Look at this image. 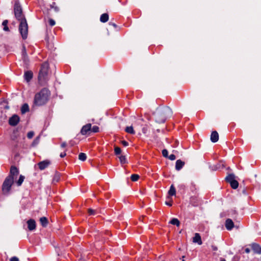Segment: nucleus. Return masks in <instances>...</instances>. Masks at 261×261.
Here are the masks:
<instances>
[{
  "mask_svg": "<svg viewBox=\"0 0 261 261\" xmlns=\"http://www.w3.org/2000/svg\"><path fill=\"white\" fill-rule=\"evenodd\" d=\"M119 160L121 164H125L126 163V159L124 155H120L119 157Z\"/></svg>",
  "mask_w": 261,
  "mask_h": 261,
  "instance_id": "obj_30",
  "label": "nucleus"
},
{
  "mask_svg": "<svg viewBox=\"0 0 261 261\" xmlns=\"http://www.w3.org/2000/svg\"><path fill=\"white\" fill-rule=\"evenodd\" d=\"M14 182L13 178L12 176H8L3 184L2 190L4 193H8L10 191L11 186Z\"/></svg>",
  "mask_w": 261,
  "mask_h": 261,
  "instance_id": "obj_4",
  "label": "nucleus"
},
{
  "mask_svg": "<svg viewBox=\"0 0 261 261\" xmlns=\"http://www.w3.org/2000/svg\"><path fill=\"white\" fill-rule=\"evenodd\" d=\"M225 179L228 182L230 183L236 180L235 176L233 174H229L226 177Z\"/></svg>",
  "mask_w": 261,
  "mask_h": 261,
  "instance_id": "obj_17",
  "label": "nucleus"
},
{
  "mask_svg": "<svg viewBox=\"0 0 261 261\" xmlns=\"http://www.w3.org/2000/svg\"><path fill=\"white\" fill-rule=\"evenodd\" d=\"M88 212L90 214V215H94L95 214V210L91 208L89 209Z\"/></svg>",
  "mask_w": 261,
  "mask_h": 261,
  "instance_id": "obj_39",
  "label": "nucleus"
},
{
  "mask_svg": "<svg viewBox=\"0 0 261 261\" xmlns=\"http://www.w3.org/2000/svg\"><path fill=\"white\" fill-rule=\"evenodd\" d=\"M171 110L169 108L160 109L154 113L155 121L158 123H163L167 117L171 114Z\"/></svg>",
  "mask_w": 261,
  "mask_h": 261,
  "instance_id": "obj_3",
  "label": "nucleus"
},
{
  "mask_svg": "<svg viewBox=\"0 0 261 261\" xmlns=\"http://www.w3.org/2000/svg\"><path fill=\"white\" fill-rule=\"evenodd\" d=\"M54 9H55V11H56V12H58L59 11V8L57 7H55L54 8Z\"/></svg>",
  "mask_w": 261,
  "mask_h": 261,
  "instance_id": "obj_46",
  "label": "nucleus"
},
{
  "mask_svg": "<svg viewBox=\"0 0 261 261\" xmlns=\"http://www.w3.org/2000/svg\"><path fill=\"white\" fill-rule=\"evenodd\" d=\"M50 164L49 161L45 160L42 162H39L38 164L39 168L40 170H42L47 168Z\"/></svg>",
  "mask_w": 261,
  "mask_h": 261,
  "instance_id": "obj_7",
  "label": "nucleus"
},
{
  "mask_svg": "<svg viewBox=\"0 0 261 261\" xmlns=\"http://www.w3.org/2000/svg\"><path fill=\"white\" fill-rule=\"evenodd\" d=\"M114 151H115V154L117 155L120 154L121 153V151L120 148L117 147V146H116L115 147Z\"/></svg>",
  "mask_w": 261,
  "mask_h": 261,
  "instance_id": "obj_33",
  "label": "nucleus"
},
{
  "mask_svg": "<svg viewBox=\"0 0 261 261\" xmlns=\"http://www.w3.org/2000/svg\"><path fill=\"white\" fill-rule=\"evenodd\" d=\"M14 12L16 18L19 21V32L23 39H27L28 34V25L22 14V9L19 4L16 3L14 5Z\"/></svg>",
  "mask_w": 261,
  "mask_h": 261,
  "instance_id": "obj_1",
  "label": "nucleus"
},
{
  "mask_svg": "<svg viewBox=\"0 0 261 261\" xmlns=\"http://www.w3.org/2000/svg\"><path fill=\"white\" fill-rule=\"evenodd\" d=\"M39 141H40V137L38 136V137H36L35 139V140L33 141V142H32V146L33 147L36 146L38 144Z\"/></svg>",
  "mask_w": 261,
  "mask_h": 261,
  "instance_id": "obj_26",
  "label": "nucleus"
},
{
  "mask_svg": "<svg viewBox=\"0 0 261 261\" xmlns=\"http://www.w3.org/2000/svg\"><path fill=\"white\" fill-rule=\"evenodd\" d=\"M109 19V15L107 13L102 14L101 16L100 20L102 22H106Z\"/></svg>",
  "mask_w": 261,
  "mask_h": 261,
  "instance_id": "obj_19",
  "label": "nucleus"
},
{
  "mask_svg": "<svg viewBox=\"0 0 261 261\" xmlns=\"http://www.w3.org/2000/svg\"><path fill=\"white\" fill-rule=\"evenodd\" d=\"M91 129V124L89 123L83 126L81 133L83 135H86L88 132L90 131Z\"/></svg>",
  "mask_w": 261,
  "mask_h": 261,
  "instance_id": "obj_8",
  "label": "nucleus"
},
{
  "mask_svg": "<svg viewBox=\"0 0 261 261\" xmlns=\"http://www.w3.org/2000/svg\"><path fill=\"white\" fill-rule=\"evenodd\" d=\"M225 226L227 230H230L232 229L234 226L233 221L230 219H227L225 222Z\"/></svg>",
  "mask_w": 261,
  "mask_h": 261,
  "instance_id": "obj_13",
  "label": "nucleus"
},
{
  "mask_svg": "<svg viewBox=\"0 0 261 261\" xmlns=\"http://www.w3.org/2000/svg\"><path fill=\"white\" fill-rule=\"evenodd\" d=\"M8 23V21L7 20H5L3 22V25L4 26V30L5 31H9V28L7 26V24Z\"/></svg>",
  "mask_w": 261,
  "mask_h": 261,
  "instance_id": "obj_27",
  "label": "nucleus"
},
{
  "mask_svg": "<svg viewBox=\"0 0 261 261\" xmlns=\"http://www.w3.org/2000/svg\"><path fill=\"white\" fill-rule=\"evenodd\" d=\"M60 180V175L58 174H56L53 179V182L56 183L59 181Z\"/></svg>",
  "mask_w": 261,
  "mask_h": 261,
  "instance_id": "obj_28",
  "label": "nucleus"
},
{
  "mask_svg": "<svg viewBox=\"0 0 261 261\" xmlns=\"http://www.w3.org/2000/svg\"><path fill=\"white\" fill-rule=\"evenodd\" d=\"M86 158V154L84 153H80L79 155V159L82 161H85Z\"/></svg>",
  "mask_w": 261,
  "mask_h": 261,
  "instance_id": "obj_24",
  "label": "nucleus"
},
{
  "mask_svg": "<svg viewBox=\"0 0 261 261\" xmlns=\"http://www.w3.org/2000/svg\"><path fill=\"white\" fill-rule=\"evenodd\" d=\"M121 143H122V145H124V146H128V142H126V141H122L121 142Z\"/></svg>",
  "mask_w": 261,
  "mask_h": 261,
  "instance_id": "obj_41",
  "label": "nucleus"
},
{
  "mask_svg": "<svg viewBox=\"0 0 261 261\" xmlns=\"http://www.w3.org/2000/svg\"><path fill=\"white\" fill-rule=\"evenodd\" d=\"M22 55L24 60L25 61L27 59V51H26L25 47L24 46H23V48H22Z\"/></svg>",
  "mask_w": 261,
  "mask_h": 261,
  "instance_id": "obj_31",
  "label": "nucleus"
},
{
  "mask_svg": "<svg viewBox=\"0 0 261 261\" xmlns=\"http://www.w3.org/2000/svg\"><path fill=\"white\" fill-rule=\"evenodd\" d=\"M221 261H226L224 259H222Z\"/></svg>",
  "mask_w": 261,
  "mask_h": 261,
  "instance_id": "obj_48",
  "label": "nucleus"
},
{
  "mask_svg": "<svg viewBox=\"0 0 261 261\" xmlns=\"http://www.w3.org/2000/svg\"><path fill=\"white\" fill-rule=\"evenodd\" d=\"M24 76L25 80L29 82L33 77V73L31 71H27L25 72Z\"/></svg>",
  "mask_w": 261,
  "mask_h": 261,
  "instance_id": "obj_16",
  "label": "nucleus"
},
{
  "mask_svg": "<svg viewBox=\"0 0 261 261\" xmlns=\"http://www.w3.org/2000/svg\"><path fill=\"white\" fill-rule=\"evenodd\" d=\"M168 194L170 196L175 195L176 194V190L174 187L173 185H171L170 188L168 191Z\"/></svg>",
  "mask_w": 261,
  "mask_h": 261,
  "instance_id": "obj_21",
  "label": "nucleus"
},
{
  "mask_svg": "<svg viewBox=\"0 0 261 261\" xmlns=\"http://www.w3.org/2000/svg\"><path fill=\"white\" fill-rule=\"evenodd\" d=\"M219 135L216 131H214L211 135V140L212 142L215 143L218 141Z\"/></svg>",
  "mask_w": 261,
  "mask_h": 261,
  "instance_id": "obj_11",
  "label": "nucleus"
},
{
  "mask_svg": "<svg viewBox=\"0 0 261 261\" xmlns=\"http://www.w3.org/2000/svg\"><path fill=\"white\" fill-rule=\"evenodd\" d=\"M214 250H216V249H217V248H216V247H214Z\"/></svg>",
  "mask_w": 261,
  "mask_h": 261,
  "instance_id": "obj_49",
  "label": "nucleus"
},
{
  "mask_svg": "<svg viewBox=\"0 0 261 261\" xmlns=\"http://www.w3.org/2000/svg\"><path fill=\"white\" fill-rule=\"evenodd\" d=\"M229 184H230L231 187H232V188H233L234 189H237L238 187V186H239V183H238V182L236 180H234V181H232V182H231Z\"/></svg>",
  "mask_w": 261,
  "mask_h": 261,
  "instance_id": "obj_25",
  "label": "nucleus"
},
{
  "mask_svg": "<svg viewBox=\"0 0 261 261\" xmlns=\"http://www.w3.org/2000/svg\"><path fill=\"white\" fill-rule=\"evenodd\" d=\"M18 170L15 167H12L10 169V174L9 176H12L14 179L15 177L18 174Z\"/></svg>",
  "mask_w": 261,
  "mask_h": 261,
  "instance_id": "obj_14",
  "label": "nucleus"
},
{
  "mask_svg": "<svg viewBox=\"0 0 261 261\" xmlns=\"http://www.w3.org/2000/svg\"><path fill=\"white\" fill-rule=\"evenodd\" d=\"M162 154L163 155V156H164L165 158H168V151L167 149H163L162 150Z\"/></svg>",
  "mask_w": 261,
  "mask_h": 261,
  "instance_id": "obj_34",
  "label": "nucleus"
},
{
  "mask_svg": "<svg viewBox=\"0 0 261 261\" xmlns=\"http://www.w3.org/2000/svg\"><path fill=\"white\" fill-rule=\"evenodd\" d=\"M193 242L197 243L198 245H201L202 242L201 241V237L199 233H196L195 236L193 238Z\"/></svg>",
  "mask_w": 261,
  "mask_h": 261,
  "instance_id": "obj_12",
  "label": "nucleus"
},
{
  "mask_svg": "<svg viewBox=\"0 0 261 261\" xmlns=\"http://www.w3.org/2000/svg\"><path fill=\"white\" fill-rule=\"evenodd\" d=\"M251 246L255 253L261 254V247L258 244L253 243L251 245Z\"/></svg>",
  "mask_w": 261,
  "mask_h": 261,
  "instance_id": "obj_9",
  "label": "nucleus"
},
{
  "mask_svg": "<svg viewBox=\"0 0 261 261\" xmlns=\"http://www.w3.org/2000/svg\"><path fill=\"white\" fill-rule=\"evenodd\" d=\"M99 130V127L97 126H94L92 128V131L94 133H96V132H98Z\"/></svg>",
  "mask_w": 261,
  "mask_h": 261,
  "instance_id": "obj_36",
  "label": "nucleus"
},
{
  "mask_svg": "<svg viewBox=\"0 0 261 261\" xmlns=\"http://www.w3.org/2000/svg\"><path fill=\"white\" fill-rule=\"evenodd\" d=\"M165 204H166V205H167L170 206L172 205V203H171V202H167V201H166V202H165Z\"/></svg>",
  "mask_w": 261,
  "mask_h": 261,
  "instance_id": "obj_44",
  "label": "nucleus"
},
{
  "mask_svg": "<svg viewBox=\"0 0 261 261\" xmlns=\"http://www.w3.org/2000/svg\"><path fill=\"white\" fill-rule=\"evenodd\" d=\"M34 135V133L33 131L29 132L27 134V137L29 139H31Z\"/></svg>",
  "mask_w": 261,
  "mask_h": 261,
  "instance_id": "obj_35",
  "label": "nucleus"
},
{
  "mask_svg": "<svg viewBox=\"0 0 261 261\" xmlns=\"http://www.w3.org/2000/svg\"><path fill=\"white\" fill-rule=\"evenodd\" d=\"M10 261H19V259L17 257L14 256L10 258Z\"/></svg>",
  "mask_w": 261,
  "mask_h": 261,
  "instance_id": "obj_40",
  "label": "nucleus"
},
{
  "mask_svg": "<svg viewBox=\"0 0 261 261\" xmlns=\"http://www.w3.org/2000/svg\"><path fill=\"white\" fill-rule=\"evenodd\" d=\"M170 223L173 225H175L177 226H179L180 224L179 221L176 218H173Z\"/></svg>",
  "mask_w": 261,
  "mask_h": 261,
  "instance_id": "obj_23",
  "label": "nucleus"
},
{
  "mask_svg": "<svg viewBox=\"0 0 261 261\" xmlns=\"http://www.w3.org/2000/svg\"><path fill=\"white\" fill-rule=\"evenodd\" d=\"M185 162L181 161L180 160H178L176 162L175 165V169L176 170L179 171L184 166Z\"/></svg>",
  "mask_w": 261,
  "mask_h": 261,
  "instance_id": "obj_15",
  "label": "nucleus"
},
{
  "mask_svg": "<svg viewBox=\"0 0 261 261\" xmlns=\"http://www.w3.org/2000/svg\"><path fill=\"white\" fill-rule=\"evenodd\" d=\"M19 121V117L16 115H13L9 120V124L11 126L16 125Z\"/></svg>",
  "mask_w": 261,
  "mask_h": 261,
  "instance_id": "obj_6",
  "label": "nucleus"
},
{
  "mask_svg": "<svg viewBox=\"0 0 261 261\" xmlns=\"http://www.w3.org/2000/svg\"><path fill=\"white\" fill-rule=\"evenodd\" d=\"M139 178V176L138 174H133L131 176V179L133 181H136L138 180Z\"/></svg>",
  "mask_w": 261,
  "mask_h": 261,
  "instance_id": "obj_32",
  "label": "nucleus"
},
{
  "mask_svg": "<svg viewBox=\"0 0 261 261\" xmlns=\"http://www.w3.org/2000/svg\"><path fill=\"white\" fill-rule=\"evenodd\" d=\"M48 69V64L47 63L45 62L42 64L38 76V79L40 81H43L45 80V77L47 74Z\"/></svg>",
  "mask_w": 261,
  "mask_h": 261,
  "instance_id": "obj_5",
  "label": "nucleus"
},
{
  "mask_svg": "<svg viewBox=\"0 0 261 261\" xmlns=\"http://www.w3.org/2000/svg\"><path fill=\"white\" fill-rule=\"evenodd\" d=\"M29 110V106L28 104L25 103L22 105L21 108V112L22 114H24L25 113L28 112Z\"/></svg>",
  "mask_w": 261,
  "mask_h": 261,
  "instance_id": "obj_20",
  "label": "nucleus"
},
{
  "mask_svg": "<svg viewBox=\"0 0 261 261\" xmlns=\"http://www.w3.org/2000/svg\"><path fill=\"white\" fill-rule=\"evenodd\" d=\"M250 250L249 248H246L245 249V252L247 253H249L250 252Z\"/></svg>",
  "mask_w": 261,
  "mask_h": 261,
  "instance_id": "obj_45",
  "label": "nucleus"
},
{
  "mask_svg": "<svg viewBox=\"0 0 261 261\" xmlns=\"http://www.w3.org/2000/svg\"><path fill=\"white\" fill-rule=\"evenodd\" d=\"M169 160H171V161H173L174 160H175L176 159V157L175 156V155L172 154H170L168 157Z\"/></svg>",
  "mask_w": 261,
  "mask_h": 261,
  "instance_id": "obj_38",
  "label": "nucleus"
},
{
  "mask_svg": "<svg viewBox=\"0 0 261 261\" xmlns=\"http://www.w3.org/2000/svg\"><path fill=\"white\" fill-rule=\"evenodd\" d=\"M49 95L50 92L47 89H42L40 92L35 94L34 104L36 106L44 105L48 101Z\"/></svg>",
  "mask_w": 261,
  "mask_h": 261,
  "instance_id": "obj_2",
  "label": "nucleus"
},
{
  "mask_svg": "<svg viewBox=\"0 0 261 261\" xmlns=\"http://www.w3.org/2000/svg\"><path fill=\"white\" fill-rule=\"evenodd\" d=\"M66 143L65 142H63V143L61 144V147H62V148H64V147H66Z\"/></svg>",
  "mask_w": 261,
  "mask_h": 261,
  "instance_id": "obj_43",
  "label": "nucleus"
},
{
  "mask_svg": "<svg viewBox=\"0 0 261 261\" xmlns=\"http://www.w3.org/2000/svg\"><path fill=\"white\" fill-rule=\"evenodd\" d=\"M66 155V153L65 152H62V153H60V156L61 158H63V157L65 156Z\"/></svg>",
  "mask_w": 261,
  "mask_h": 261,
  "instance_id": "obj_42",
  "label": "nucleus"
},
{
  "mask_svg": "<svg viewBox=\"0 0 261 261\" xmlns=\"http://www.w3.org/2000/svg\"><path fill=\"white\" fill-rule=\"evenodd\" d=\"M184 257H185V256H183L182 257V261H185V260H184Z\"/></svg>",
  "mask_w": 261,
  "mask_h": 261,
  "instance_id": "obj_47",
  "label": "nucleus"
},
{
  "mask_svg": "<svg viewBox=\"0 0 261 261\" xmlns=\"http://www.w3.org/2000/svg\"><path fill=\"white\" fill-rule=\"evenodd\" d=\"M125 130L127 133L130 134H134L135 133L133 127L132 126H127L125 128Z\"/></svg>",
  "mask_w": 261,
  "mask_h": 261,
  "instance_id": "obj_22",
  "label": "nucleus"
},
{
  "mask_svg": "<svg viewBox=\"0 0 261 261\" xmlns=\"http://www.w3.org/2000/svg\"><path fill=\"white\" fill-rule=\"evenodd\" d=\"M28 228L30 230H33L36 228V222L35 220L30 219L27 222Z\"/></svg>",
  "mask_w": 261,
  "mask_h": 261,
  "instance_id": "obj_10",
  "label": "nucleus"
},
{
  "mask_svg": "<svg viewBox=\"0 0 261 261\" xmlns=\"http://www.w3.org/2000/svg\"><path fill=\"white\" fill-rule=\"evenodd\" d=\"M49 23L50 26H54L55 25L56 22H55V21L54 20H53V19H49Z\"/></svg>",
  "mask_w": 261,
  "mask_h": 261,
  "instance_id": "obj_37",
  "label": "nucleus"
},
{
  "mask_svg": "<svg viewBox=\"0 0 261 261\" xmlns=\"http://www.w3.org/2000/svg\"><path fill=\"white\" fill-rule=\"evenodd\" d=\"M24 179V177L22 175L19 176L18 180L17 181V184L18 186H20L23 182Z\"/></svg>",
  "mask_w": 261,
  "mask_h": 261,
  "instance_id": "obj_29",
  "label": "nucleus"
},
{
  "mask_svg": "<svg viewBox=\"0 0 261 261\" xmlns=\"http://www.w3.org/2000/svg\"><path fill=\"white\" fill-rule=\"evenodd\" d=\"M40 222L43 227H46L48 224V220L47 218L45 217H43L40 218Z\"/></svg>",
  "mask_w": 261,
  "mask_h": 261,
  "instance_id": "obj_18",
  "label": "nucleus"
}]
</instances>
